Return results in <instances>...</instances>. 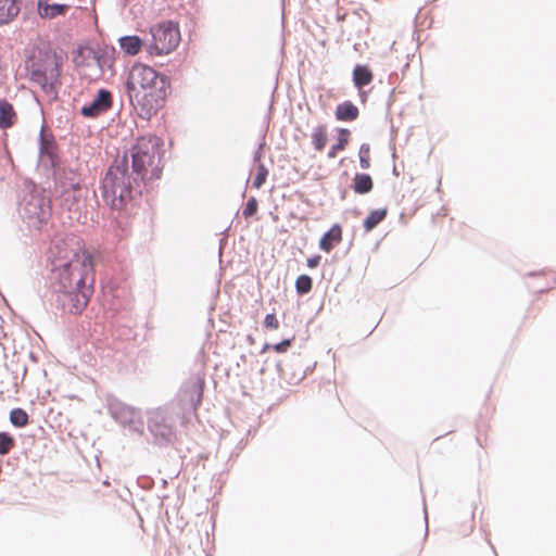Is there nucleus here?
I'll use <instances>...</instances> for the list:
<instances>
[{"instance_id": "nucleus-1", "label": "nucleus", "mask_w": 556, "mask_h": 556, "mask_svg": "<svg viewBox=\"0 0 556 556\" xmlns=\"http://www.w3.org/2000/svg\"><path fill=\"white\" fill-rule=\"evenodd\" d=\"M130 103L143 119H150L164 105L167 97L166 78L142 63L132 65L127 83Z\"/></svg>"}, {"instance_id": "nucleus-2", "label": "nucleus", "mask_w": 556, "mask_h": 556, "mask_svg": "<svg viewBox=\"0 0 556 556\" xmlns=\"http://www.w3.org/2000/svg\"><path fill=\"white\" fill-rule=\"evenodd\" d=\"M55 250L53 265L62 290L91 287L88 280L91 279L93 264L89 252L66 242L55 245Z\"/></svg>"}, {"instance_id": "nucleus-3", "label": "nucleus", "mask_w": 556, "mask_h": 556, "mask_svg": "<svg viewBox=\"0 0 556 556\" xmlns=\"http://www.w3.org/2000/svg\"><path fill=\"white\" fill-rule=\"evenodd\" d=\"M163 141L154 135L142 136L131 148L132 169L142 179H157L162 173Z\"/></svg>"}, {"instance_id": "nucleus-4", "label": "nucleus", "mask_w": 556, "mask_h": 556, "mask_svg": "<svg viewBox=\"0 0 556 556\" xmlns=\"http://www.w3.org/2000/svg\"><path fill=\"white\" fill-rule=\"evenodd\" d=\"M132 185L126 157L115 160L102 180V197L112 208L119 210L131 199Z\"/></svg>"}, {"instance_id": "nucleus-5", "label": "nucleus", "mask_w": 556, "mask_h": 556, "mask_svg": "<svg viewBox=\"0 0 556 556\" xmlns=\"http://www.w3.org/2000/svg\"><path fill=\"white\" fill-rule=\"evenodd\" d=\"M61 63L58 55L49 49H33L26 60L29 78L43 89L59 84Z\"/></svg>"}, {"instance_id": "nucleus-6", "label": "nucleus", "mask_w": 556, "mask_h": 556, "mask_svg": "<svg viewBox=\"0 0 556 556\" xmlns=\"http://www.w3.org/2000/svg\"><path fill=\"white\" fill-rule=\"evenodd\" d=\"M151 40L147 51L151 55H164L173 52L180 42V30L173 22H161L150 28Z\"/></svg>"}, {"instance_id": "nucleus-7", "label": "nucleus", "mask_w": 556, "mask_h": 556, "mask_svg": "<svg viewBox=\"0 0 556 556\" xmlns=\"http://www.w3.org/2000/svg\"><path fill=\"white\" fill-rule=\"evenodd\" d=\"M65 299L63 300L64 307L71 314H80L88 305L92 294L91 287H83L73 290H63Z\"/></svg>"}, {"instance_id": "nucleus-8", "label": "nucleus", "mask_w": 556, "mask_h": 556, "mask_svg": "<svg viewBox=\"0 0 556 556\" xmlns=\"http://www.w3.org/2000/svg\"><path fill=\"white\" fill-rule=\"evenodd\" d=\"M112 105V94L108 90H100L89 105L81 109V114L87 117H94L105 112Z\"/></svg>"}, {"instance_id": "nucleus-9", "label": "nucleus", "mask_w": 556, "mask_h": 556, "mask_svg": "<svg viewBox=\"0 0 556 556\" xmlns=\"http://www.w3.org/2000/svg\"><path fill=\"white\" fill-rule=\"evenodd\" d=\"M149 430L154 437L165 441H170L175 437L174 427L166 422L165 416L159 410L149 420Z\"/></svg>"}, {"instance_id": "nucleus-10", "label": "nucleus", "mask_w": 556, "mask_h": 556, "mask_svg": "<svg viewBox=\"0 0 556 556\" xmlns=\"http://www.w3.org/2000/svg\"><path fill=\"white\" fill-rule=\"evenodd\" d=\"M342 228L334 224L319 240V249L326 253L332 251L342 241Z\"/></svg>"}, {"instance_id": "nucleus-11", "label": "nucleus", "mask_w": 556, "mask_h": 556, "mask_svg": "<svg viewBox=\"0 0 556 556\" xmlns=\"http://www.w3.org/2000/svg\"><path fill=\"white\" fill-rule=\"evenodd\" d=\"M334 116L340 122H353L358 118L359 110L351 101H344L336 106Z\"/></svg>"}, {"instance_id": "nucleus-12", "label": "nucleus", "mask_w": 556, "mask_h": 556, "mask_svg": "<svg viewBox=\"0 0 556 556\" xmlns=\"http://www.w3.org/2000/svg\"><path fill=\"white\" fill-rule=\"evenodd\" d=\"M203 389H204V380L198 378L192 383H190L186 390L185 394L189 397L193 410H198L202 403L203 399Z\"/></svg>"}, {"instance_id": "nucleus-13", "label": "nucleus", "mask_w": 556, "mask_h": 556, "mask_svg": "<svg viewBox=\"0 0 556 556\" xmlns=\"http://www.w3.org/2000/svg\"><path fill=\"white\" fill-rule=\"evenodd\" d=\"M354 86L361 90L374 79V73L368 65H356L352 73Z\"/></svg>"}, {"instance_id": "nucleus-14", "label": "nucleus", "mask_w": 556, "mask_h": 556, "mask_svg": "<svg viewBox=\"0 0 556 556\" xmlns=\"http://www.w3.org/2000/svg\"><path fill=\"white\" fill-rule=\"evenodd\" d=\"M15 0H0V26L11 23L18 14Z\"/></svg>"}, {"instance_id": "nucleus-15", "label": "nucleus", "mask_w": 556, "mask_h": 556, "mask_svg": "<svg viewBox=\"0 0 556 556\" xmlns=\"http://www.w3.org/2000/svg\"><path fill=\"white\" fill-rule=\"evenodd\" d=\"M68 5L65 4H49L47 1H38V14L42 18H54L59 15H64Z\"/></svg>"}, {"instance_id": "nucleus-16", "label": "nucleus", "mask_w": 556, "mask_h": 556, "mask_svg": "<svg viewBox=\"0 0 556 556\" xmlns=\"http://www.w3.org/2000/svg\"><path fill=\"white\" fill-rule=\"evenodd\" d=\"M350 136L351 131L348 128H338L337 142L331 146L327 153V156L329 159H334L339 152L345 150L346 146L350 142Z\"/></svg>"}, {"instance_id": "nucleus-17", "label": "nucleus", "mask_w": 556, "mask_h": 556, "mask_svg": "<svg viewBox=\"0 0 556 556\" xmlns=\"http://www.w3.org/2000/svg\"><path fill=\"white\" fill-rule=\"evenodd\" d=\"M142 40L138 36H125L119 39V47L128 55H137L142 49Z\"/></svg>"}, {"instance_id": "nucleus-18", "label": "nucleus", "mask_w": 556, "mask_h": 556, "mask_svg": "<svg viewBox=\"0 0 556 556\" xmlns=\"http://www.w3.org/2000/svg\"><path fill=\"white\" fill-rule=\"evenodd\" d=\"M311 138L314 150L317 152H321L326 148L328 141L327 126L318 125L314 127Z\"/></svg>"}, {"instance_id": "nucleus-19", "label": "nucleus", "mask_w": 556, "mask_h": 556, "mask_svg": "<svg viewBox=\"0 0 556 556\" xmlns=\"http://www.w3.org/2000/svg\"><path fill=\"white\" fill-rule=\"evenodd\" d=\"M15 112L11 103L0 100V128L7 129L14 124Z\"/></svg>"}, {"instance_id": "nucleus-20", "label": "nucleus", "mask_w": 556, "mask_h": 556, "mask_svg": "<svg viewBox=\"0 0 556 556\" xmlns=\"http://www.w3.org/2000/svg\"><path fill=\"white\" fill-rule=\"evenodd\" d=\"M374 187L372 179L368 174H356L354 177L353 189L356 193L364 194L371 191Z\"/></svg>"}, {"instance_id": "nucleus-21", "label": "nucleus", "mask_w": 556, "mask_h": 556, "mask_svg": "<svg viewBox=\"0 0 556 556\" xmlns=\"http://www.w3.org/2000/svg\"><path fill=\"white\" fill-rule=\"evenodd\" d=\"M387 208H378L371 211L367 218L364 220L365 230L371 231L378 224H380L387 217Z\"/></svg>"}, {"instance_id": "nucleus-22", "label": "nucleus", "mask_w": 556, "mask_h": 556, "mask_svg": "<svg viewBox=\"0 0 556 556\" xmlns=\"http://www.w3.org/2000/svg\"><path fill=\"white\" fill-rule=\"evenodd\" d=\"M10 421L17 428H23L28 425L29 417L27 413L22 408H14L10 413Z\"/></svg>"}, {"instance_id": "nucleus-23", "label": "nucleus", "mask_w": 556, "mask_h": 556, "mask_svg": "<svg viewBox=\"0 0 556 556\" xmlns=\"http://www.w3.org/2000/svg\"><path fill=\"white\" fill-rule=\"evenodd\" d=\"M313 281L307 275H301L296 278L295 289L300 294H306L312 290Z\"/></svg>"}, {"instance_id": "nucleus-24", "label": "nucleus", "mask_w": 556, "mask_h": 556, "mask_svg": "<svg viewBox=\"0 0 556 556\" xmlns=\"http://www.w3.org/2000/svg\"><path fill=\"white\" fill-rule=\"evenodd\" d=\"M268 175V170L266 166L260 163L256 167V175L252 181V187L255 189H260L266 181Z\"/></svg>"}, {"instance_id": "nucleus-25", "label": "nucleus", "mask_w": 556, "mask_h": 556, "mask_svg": "<svg viewBox=\"0 0 556 556\" xmlns=\"http://www.w3.org/2000/svg\"><path fill=\"white\" fill-rule=\"evenodd\" d=\"M15 441L7 432H0V455L8 454L14 447Z\"/></svg>"}, {"instance_id": "nucleus-26", "label": "nucleus", "mask_w": 556, "mask_h": 556, "mask_svg": "<svg viewBox=\"0 0 556 556\" xmlns=\"http://www.w3.org/2000/svg\"><path fill=\"white\" fill-rule=\"evenodd\" d=\"M359 164L361 167L364 169L369 168L370 161H369V146L362 144L359 149Z\"/></svg>"}, {"instance_id": "nucleus-27", "label": "nucleus", "mask_w": 556, "mask_h": 556, "mask_svg": "<svg viewBox=\"0 0 556 556\" xmlns=\"http://www.w3.org/2000/svg\"><path fill=\"white\" fill-rule=\"evenodd\" d=\"M257 201L255 198H250L243 208L242 215L244 218L252 217L257 212Z\"/></svg>"}, {"instance_id": "nucleus-28", "label": "nucleus", "mask_w": 556, "mask_h": 556, "mask_svg": "<svg viewBox=\"0 0 556 556\" xmlns=\"http://www.w3.org/2000/svg\"><path fill=\"white\" fill-rule=\"evenodd\" d=\"M264 326L269 329H278L279 328V321L275 314H268L264 318Z\"/></svg>"}, {"instance_id": "nucleus-29", "label": "nucleus", "mask_w": 556, "mask_h": 556, "mask_svg": "<svg viewBox=\"0 0 556 556\" xmlns=\"http://www.w3.org/2000/svg\"><path fill=\"white\" fill-rule=\"evenodd\" d=\"M291 345V340L286 339L275 345H273V350L277 353H285Z\"/></svg>"}, {"instance_id": "nucleus-30", "label": "nucleus", "mask_w": 556, "mask_h": 556, "mask_svg": "<svg viewBox=\"0 0 556 556\" xmlns=\"http://www.w3.org/2000/svg\"><path fill=\"white\" fill-rule=\"evenodd\" d=\"M320 258H321V257H320L319 255H315V256H313V257L307 258V266H308L309 268H315V267H317V266L319 265V263H320Z\"/></svg>"}]
</instances>
